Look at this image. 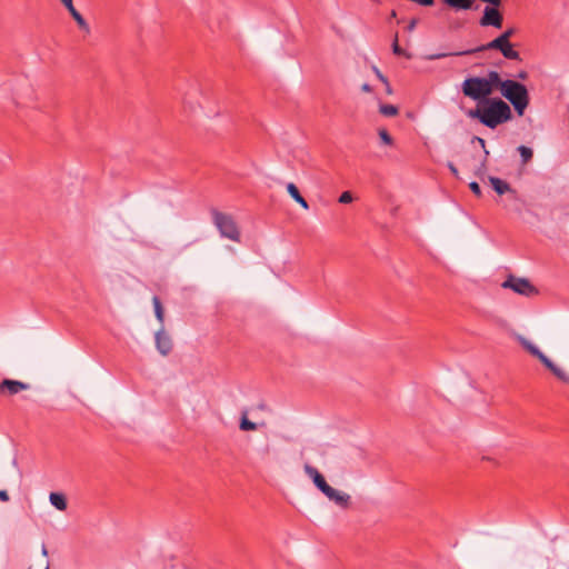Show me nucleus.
I'll list each match as a JSON object with an SVG mask.
<instances>
[{
	"label": "nucleus",
	"instance_id": "f257e3e1",
	"mask_svg": "<svg viewBox=\"0 0 569 569\" xmlns=\"http://www.w3.org/2000/svg\"><path fill=\"white\" fill-rule=\"evenodd\" d=\"M466 116L478 120L489 129L510 121L513 117L510 106L501 98L495 97L477 103L476 108L466 111Z\"/></svg>",
	"mask_w": 569,
	"mask_h": 569
},
{
	"label": "nucleus",
	"instance_id": "f03ea898",
	"mask_svg": "<svg viewBox=\"0 0 569 569\" xmlns=\"http://www.w3.org/2000/svg\"><path fill=\"white\" fill-rule=\"evenodd\" d=\"M499 81V72L491 70L486 77H467L461 83V92L477 103L490 100Z\"/></svg>",
	"mask_w": 569,
	"mask_h": 569
},
{
	"label": "nucleus",
	"instance_id": "7ed1b4c3",
	"mask_svg": "<svg viewBox=\"0 0 569 569\" xmlns=\"http://www.w3.org/2000/svg\"><path fill=\"white\" fill-rule=\"evenodd\" d=\"M497 90L512 104L518 116H523L530 101L529 92L525 84L511 79L502 80L499 76Z\"/></svg>",
	"mask_w": 569,
	"mask_h": 569
},
{
	"label": "nucleus",
	"instance_id": "20e7f679",
	"mask_svg": "<svg viewBox=\"0 0 569 569\" xmlns=\"http://www.w3.org/2000/svg\"><path fill=\"white\" fill-rule=\"evenodd\" d=\"M211 216L212 222L219 230V233L222 238L230 239L234 242H240V229L231 214L221 212L217 209H211Z\"/></svg>",
	"mask_w": 569,
	"mask_h": 569
},
{
	"label": "nucleus",
	"instance_id": "39448f33",
	"mask_svg": "<svg viewBox=\"0 0 569 569\" xmlns=\"http://www.w3.org/2000/svg\"><path fill=\"white\" fill-rule=\"evenodd\" d=\"M506 43H507V41L501 36H498L497 38H495L490 42L481 44V46H479V47H477L475 49H469V50L458 51V52L431 53V54L426 56V60L433 61V60H439V59H442V58H446V57H451V56H455V57L469 56V54H473V53L482 52V51H487V50H498V51H500L501 48Z\"/></svg>",
	"mask_w": 569,
	"mask_h": 569
},
{
	"label": "nucleus",
	"instance_id": "423d86ee",
	"mask_svg": "<svg viewBox=\"0 0 569 569\" xmlns=\"http://www.w3.org/2000/svg\"><path fill=\"white\" fill-rule=\"evenodd\" d=\"M505 289H511L513 292L531 297L538 295V289L526 278H518L516 276H508L501 284Z\"/></svg>",
	"mask_w": 569,
	"mask_h": 569
},
{
	"label": "nucleus",
	"instance_id": "0eeeda50",
	"mask_svg": "<svg viewBox=\"0 0 569 569\" xmlns=\"http://www.w3.org/2000/svg\"><path fill=\"white\" fill-rule=\"evenodd\" d=\"M499 7L493 6H487L483 9V14L480 18V26L481 27H495V28H501L503 22V16L498 9Z\"/></svg>",
	"mask_w": 569,
	"mask_h": 569
},
{
	"label": "nucleus",
	"instance_id": "6e6552de",
	"mask_svg": "<svg viewBox=\"0 0 569 569\" xmlns=\"http://www.w3.org/2000/svg\"><path fill=\"white\" fill-rule=\"evenodd\" d=\"M303 470H305L306 475L312 480L316 488L319 491H321L323 495L331 488V486L328 485L325 477L320 473V471L316 467H313L309 463H306L303 467Z\"/></svg>",
	"mask_w": 569,
	"mask_h": 569
},
{
	"label": "nucleus",
	"instance_id": "1a4fd4ad",
	"mask_svg": "<svg viewBox=\"0 0 569 569\" xmlns=\"http://www.w3.org/2000/svg\"><path fill=\"white\" fill-rule=\"evenodd\" d=\"M29 388V383L13 379H3L0 382V395L14 396L23 390H28Z\"/></svg>",
	"mask_w": 569,
	"mask_h": 569
},
{
	"label": "nucleus",
	"instance_id": "9d476101",
	"mask_svg": "<svg viewBox=\"0 0 569 569\" xmlns=\"http://www.w3.org/2000/svg\"><path fill=\"white\" fill-rule=\"evenodd\" d=\"M156 348L162 356H168L172 350V340L170 336L164 331L163 327L156 332L154 336Z\"/></svg>",
	"mask_w": 569,
	"mask_h": 569
},
{
	"label": "nucleus",
	"instance_id": "9b49d317",
	"mask_svg": "<svg viewBox=\"0 0 569 569\" xmlns=\"http://www.w3.org/2000/svg\"><path fill=\"white\" fill-rule=\"evenodd\" d=\"M61 2L64 4L71 17L76 20L78 27L86 33H89L90 27L81 13L74 8L72 0H61Z\"/></svg>",
	"mask_w": 569,
	"mask_h": 569
},
{
	"label": "nucleus",
	"instance_id": "f8f14e48",
	"mask_svg": "<svg viewBox=\"0 0 569 569\" xmlns=\"http://www.w3.org/2000/svg\"><path fill=\"white\" fill-rule=\"evenodd\" d=\"M325 496L341 508H348L350 503V496L348 493L340 492L332 487L325 493Z\"/></svg>",
	"mask_w": 569,
	"mask_h": 569
},
{
	"label": "nucleus",
	"instance_id": "ddd939ff",
	"mask_svg": "<svg viewBox=\"0 0 569 569\" xmlns=\"http://www.w3.org/2000/svg\"><path fill=\"white\" fill-rule=\"evenodd\" d=\"M489 181H490V184L492 187V189L498 193V194H505V193H512V194H516V190H513L510 184L498 178V177H489Z\"/></svg>",
	"mask_w": 569,
	"mask_h": 569
},
{
	"label": "nucleus",
	"instance_id": "4468645a",
	"mask_svg": "<svg viewBox=\"0 0 569 569\" xmlns=\"http://www.w3.org/2000/svg\"><path fill=\"white\" fill-rule=\"evenodd\" d=\"M287 191L290 194V197L298 202L303 209L308 210L309 204L306 201V199L301 196L298 187L293 182L287 183Z\"/></svg>",
	"mask_w": 569,
	"mask_h": 569
},
{
	"label": "nucleus",
	"instance_id": "2eb2a0df",
	"mask_svg": "<svg viewBox=\"0 0 569 569\" xmlns=\"http://www.w3.org/2000/svg\"><path fill=\"white\" fill-rule=\"evenodd\" d=\"M51 505L60 511H64L68 507L67 498L63 493L51 492L49 496Z\"/></svg>",
	"mask_w": 569,
	"mask_h": 569
},
{
	"label": "nucleus",
	"instance_id": "dca6fc26",
	"mask_svg": "<svg viewBox=\"0 0 569 569\" xmlns=\"http://www.w3.org/2000/svg\"><path fill=\"white\" fill-rule=\"evenodd\" d=\"M500 52L508 60L521 61L520 53L513 49V46L510 41H507V43L501 48Z\"/></svg>",
	"mask_w": 569,
	"mask_h": 569
},
{
	"label": "nucleus",
	"instance_id": "f3484780",
	"mask_svg": "<svg viewBox=\"0 0 569 569\" xmlns=\"http://www.w3.org/2000/svg\"><path fill=\"white\" fill-rule=\"evenodd\" d=\"M517 151L520 154L521 164H527L528 162H530L532 160L533 151L531 148L521 144L517 148Z\"/></svg>",
	"mask_w": 569,
	"mask_h": 569
},
{
	"label": "nucleus",
	"instance_id": "a211bd4d",
	"mask_svg": "<svg viewBox=\"0 0 569 569\" xmlns=\"http://www.w3.org/2000/svg\"><path fill=\"white\" fill-rule=\"evenodd\" d=\"M152 303H153V308H154V316L157 318V320L163 325V321H164V311H163V308H162V305H161V301L159 299V297L154 296L152 298Z\"/></svg>",
	"mask_w": 569,
	"mask_h": 569
},
{
	"label": "nucleus",
	"instance_id": "6ab92c4d",
	"mask_svg": "<svg viewBox=\"0 0 569 569\" xmlns=\"http://www.w3.org/2000/svg\"><path fill=\"white\" fill-rule=\"evenodd\" d=\"M379 112L385 117H395L398 114L399 109L393 104H380Z\"/></svg>",
	"mask_w": 569,
	"mask_h": 569
},
{
	"label": "nucleus",
	"instance_id": "aec40b11",
	"mask_svg": "<svg viewBox=\"0 0 569 569\" xmlns=\"http://www.w3.org/2000/svg\"><path fill=\"white\" fill-rule=\"evenodd\" d=\"M550 371L562 382L569 385V375L559 368L556 363L550 368Z\"/></svg>",
	"mask_w": 569,
	"mask_h": 569
},
{
	"label": "nucleus",
	"instance_id": "412c9836",
	"mask_svg": "<svg viewBox=\"0 0 569 569\" xmlns=\"http://www.w3.org/2000/svg\"><path fill=\"white\" fill-rule=\"evenodd\" d=\"M520 343L533 357H537L541 352V350L537 346H535L525 338H520Z\"/></svg>",
	"mask_w": 569,
	"mask_h": 569
},
{
	"label": "nucleus",
	"instance_id": "4be33fe9",
	"mask_svg": "<svg viewBox=\"0 0 569 569\" xmlns=\"http://www.w3.org/2000/svg\"><path fill=\"white\" fill-rule=\"evenodd\" d=\"M239 427L243 431H252V430L257 429V425L254 422L250 421L247 418L246 413L242 415Z\"/></svg>",
	"mask_w": 569,
	"mask_h": 569
},
{
	"label": "nucleus",
	"instance_id": "5701e85b",
	"mask_svg": "<svg viewBox=\"0 0 569 569\" xmlns=\"http://www.w3.org/2000/svg\"><path fill=\"white\" fill-rule=\"evenodd\" d=\"M392 52L393 54L396 56H405L407 58H410L411 56L406 51L403 50L399 43H398V34L395 36V40L392 42Z\"/></svg>",
	"mask_w": 569,
	"mask_h": 569
},
{
	"label": "nucleus",
	"instance_id": "b1692460",
	"mask_svg": "<svg viewBox=\"0 0 569 569\" xmlns=\"http://www.w3.org/2000/svg\"><path fill=\"white\" fill-rule=\"evenodd\" d=\"M378 133L382 143L388 146L392 144L393 139L386 129H380Z\"/></svg>",
	"mask_w": 569,
	"mask_h": 569
},
{
	"label": "nucleus",
	"instance_id": "393cba45",
	"mask_svg": "<svg viewBox=\"0 0 569 569\" xmlns=\"http://www.w3.org/2000/svg\"><path fill=\"white\" fill-rule=\"evenodd\" d=\"M536 358L549 370L553 366V362L542 351Z\"/></svg>",
	"mask_w": 569,
	"mask_h": 569
},
{
	"label": "nucleus",
	"instance_id": "a878e982",
	"mask_svg": "<svg viewBox=\"0 0 569 569\" xmlns=\"http://www.w3.org/2000/svg\"><path fill=\"white\" fill-rule=\"evenodd\" d=\"M353 200L352 193L350 191H343L339 197V202L347 204Z\"/></svg>",
	"mask_w": 569,
	"mask_h": 569
},
{
	"label": "nucleus",
	"instance_id": "bb28decb",
	"mask_svg": "<svg viewBox=\"0 0 569 569\" xmlns=\"http://www.w3.org/2000/svg\"><path fill=\"white\" fill-rule=\"evenodd\" d=\"M461 10H471L476 0H458Z\"/></svg>",
	"mask_w": 569,
	"mask_h": 569
},
{
	"label": "nucleus",
	"instance_id": "cd10ccee",
	"mask_svg": "<svg viewBox=\"0 0 569 569\" xmlns=\"http://www.w3.org/2000/svg\"><path fill=\"white\" fill-rule=\"evenodd\" d=\"M447 7L456 10V11H460V6H459V1L458 0H441Z\"/></svg>",
	"mask_w": 569,
	"mask_h": 569
},
{
	"label": "nucleus",
	"instance_id": "c85d7f7f",
	"mask_svg": "<svg viewBox=\"0 0 569 569\" xmlns=\"http://www.w3.org/2000/svg\"><path fill=\"white\" fill-rule=\"evenodd\" d=\"M516 29L515 28H508L505 30L500 36L506 40L510 41V39L515 36Z\"/></svg>",
	"mask_w": 569,
	"mask_h": 569
},
{
	"label": "nucleus",
	"instance_id": "c756f323",
	"mask_svg": "<svg viewBox=\"0 0 569 569\" xmlns=\"http://www.w3.org/2000/svg\"><path fill=\"white\" fill-rule=\"evenodd\" d=\"M469 188L470 190L477 196V197H480L481 196V188L479 186L478 182L476 181H472L469 183Z\"/></svg>",
	"mask_w": 569,
	"mask_h": 569
},
{
	"label": "nucleus",
	"instance_id": "7c9ffc66",
	"mask_svg": "<svg viewBox=\"0 0 569 569\" xmlns=\"http://www.w3.org/2000/svg\"><path fill=\"white\" fill-rule=\"evenodd\" d=\"M411 2H415L419 6L423 7H431L435 4V0H410Z\"/></svg>",
	"mask_w": 569,
	"mask_h": 569
},
{
	"label": "nucleus",
	"instance_id": "2f4dec72",
	"mask_svg": "<svg viewBox=\"0 0 569 569\" xmlns=\"http://www.w3.org/2000/svg\"><path fill=\"white\" fill-rule=\"evenodd\" d=\"M373 72L382 83H387L388 79L381 73V71L377 67H373Z\"/></svg>",
	"mask_w": 569,
	"mask_h": 569
},
{
	"label": "nucleus",
	"instance_id": "473e14b6",
	"mask_svg": "<svg viewBox=\"0 0 569 569\" xmlns=\"http://www.w3.org/2000/svg\"><path fill=\"white\" fill-rule=\"evenodd\" d=\"M471 142L472 143L477 142V144H479L481 148H485V146H486L485 139H482L478 136L472 137Z\"/></svg>",
	"mask_w": 569,
	"mask_h": 569
},
{
	"label": "nucleus",
	"instance_id": "72a5a7b5",
	"mask_svg": "<svg viewBox=\"0 0 569 569\" xmlns=\"http://www.w3.org/2000/svg\"><path fill=\"white\" fill-rule=\"evenodd\" d=\"M448 168L455 177H458V169L452 162H448Z\"/></svg>",
	"mask_w": 569,
	"mask_h": 569
},
{
	"label": "nucleus",
	"instance_id": "f704fd0d",
	"mask_svg": "<svg viewBox=\"0 0 569 569\" xmlns=\"http://www.w3.org/2000/svg\"><path fill=\"white\" fill-rule=\"evenodd\" d=\"M9 495L6 490H0V500L3 501V502H7L9 501Z\"/></svg>",
	"mask_w": 569,
	"mask_h": 569
},
{
	"label": "nucleus",
	"instance_id": "c9c22d12",
	"mask_svg": "<svg viewBox=\"0 0 569 569\" xmlns=\"http://www.w3.org/2000/svg\"><path fill=\"white\" fill-rule=\"evenodd\" d=\"M529 77L528 72L525 71V70H521L518 74H517V78L520 79V80H527Z\"/></svg>",
	"mask_w": 569,
	"mask_h": 569
},
{
	"label": "nucleus",
	"instance_id": "e433bc0d",
	"mask_svg": "<svg viewBox=\"0 0 569 569\" xmlns=\"http://www.w3.org/2000/svg\"><path fill=\"white\" fill-rule=\"evenodd\" d=\"M417 26V19H412L409 24L407 26L408 31H412Z\"/></svg>",
	"mask_w": 569,
	"mask_h": 569
},
{
	"label": "nucleus",
	"instance_id": "4c0bfd02",
	"mask_svg": "<svg viewBox=\"0 0 569 569\" xmlns=\"http://www.w3.org/2000/svg\"><path fill=\"white\" fill-rule=\"evenodd\" d=\"M361 90L363 92H371L372 91V87L369 83H363L362 87H361Z\"/></svg>",
	"mask_w": 569,
	"mask_h": 569
},
{
	"label": "nucleus",
	"instance_id": "58836bf2",
	"mask_svg": "<svg viewBox=\"0 0 569 569\" xmlns=\"http://www.w3.org/2000/svg\"><path fill=\"white\" fill-rule=\"evenodd\" d=\"M483 149V161H482V167H485L486 162H487V159L489 157V151L487 150V148H482Z\"/></svg>",
	"mask_w": 569,
	"mask_h": 569
},
{
	"label": "nucleus",
	"instance_id": "ea45409f",
	"mask_svg": "<svg viewBox=\"0 0 569 569\" xmlns=\"http://www.w3.org/2000/svg\"><path fill=\"white\" fill-rule=\"evenodd\" d=\"M385 86H386V91H387V93H388V94L392 93V89H391V86H390V83H389V81H388V80H387V83H385Z\"/></svg>",
	"mask_w": 569,
	"mask_h": 569
},
{
	"label": "nucleus",
	"instance_id": "a19ab883",
	"mask_svg": "<svg viewBox=\"0 0 569 569\" xmlns=\"http://www.w3.org/2000/svg\"><path fill=\"white\" fill-rule=\"evenodd\" d=\"M42 555L48 556V550H47L46 546H42Z\"/></svg>",
	"mask_w": 569,
	"mask_h": 569
},
{
	"label": "nucleus",
	"instance_id": "79ce46f5",
	"mask_svg": "<svg viewBox=\"0 0 569 569\" xmlns=\"http://www.w3.org/2000/svg\"><path fill=\"white\" fill-rule=\"evenodd\" d=\"M46 569H49V567H47Z\"/></svg>",
	"mask_w": 569,
	"mask_h": 569
}]
</instances>
